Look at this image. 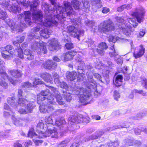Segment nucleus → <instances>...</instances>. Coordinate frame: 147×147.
<instances>
[{"instance_id":"f257e3e1","label":"nucleus","mask_w":147,"mask_h":147,"mask_svg":"<svg viewBox=\"0 0 147 147\" xmlns=\"http://www.w3.org/2000/svg\"><path fill=\"white\" fill-rule=\"evenodd\" d=\"M51 4L53 6V10L51 11L49 8L45 11V20L42 22V17L41 20L38 19H35L33 18V20L38 25L34 28L31 30L32 32H36L41 29L39 33L40 35L45 38H47L49 37V35L52 32V31L47 28H43L44 26L48 27L53 26H57L58 23L56 21L53 19V17H55L59 20H64L66 16L70 15L73 11V9L70 2L64 1V5L65 7L56 5L55 0H50Z\"/></svg>"},{"instance_id":"f03ea898","label":"nucleus","mask_w":147,"mask_h":147,"mask_svg":"<svg viewBox=\"0 0 147 147\" xmlns=\"http://www.w3.org/2000/svg\"><path fill=\"white\" fill-rule=\"evenodd\" d=\"M93 74L91 71H89L86 73L87 79L84 83L86 88L78 89L76 92V94L80 95V102L83 105H86L87 104L91 92H94V93L95 92H98L96 83L93 78Z\"/></svg>"},{"instance_id":"7ed1b4c3","label":"nucleus","mask_w":147,"mask_h":147,"mask_svg":"<svg viewBox=\"0 0 147 147\" xmlns=\"http://www.w3.org/2000/svg\"><path fill=\"white\" fill-rule=\"evenodd\" d=\"M49 88L53 92L52 94H51L49 90L47 89L42 91L40 95L37 96V103L40 104L42 101L47 99L50 103L54 105L56 104V100L59 105H64L65 102L63 101L62 98L57 89L51 86Z\"/></svg>"},{"instance_id":"20e7f679","label":"nucleus","mask_w":147,"mask_h":147,"mask_svg":"<svg viewBox=\"0 0 147 147\" xmlns=\"http://www.w3.org/2000/svg\"><path fill=\"white\" fill-rule=\"evenodd\" d=\"M18 18L20 21V25H17V27L13 25L11 26V28L13 30H18L19 32H22V29L25 26L27 25H30L32 24L31 21V13L29 11H25L24 14H21L18 16Z\"/></svg>"},{"instance_id":"39448f33","label":"nucleus","mask_w":147,"mask_h":147,"mask_svg":"<svg viewBox=\"0 0 147 147\" xmlns=\"http://www.w3.org/2000/svg\"><path fill=\"white\" fill-rule=\"evenodd\" d=\"M90 118L88 117L83 118L82 115L80 116H71L68 118L69 129L73 131L80 128L79 124L84 122L88 123L90 122Z\"/></svg>"},{"instance_id":"423d86ee","label":"nucleus","mask_w":147,"mask_h":147,"mask_svg":"<svg viewBox=\"0 0 147 147\" xmlns=\"http://www.w3.org/2000/svg\"><path fill=\"white\" fill-rule=\"evenodd\" d=\"M115 28L114 24L109 19L104 21L98 26L99 31L104 33L114 30Z\"/></svg>"},{"instance_id":"0eeeda50","label":"nucleus","mask_w":147,"mask_h":147,"mask_svg":"<svg viewBox=\"0 0 147 147\" xmlns=\"http://www.w3.org/2000/svg\"><path fill=\"white\" fill-rule=\"evenodd\" d=\"M28 4L30 6L31 11H32L33 18L35 19H38L40 20H42V15L41 12L37 10V7L38 5L39 1L38 0H33V2L30 4V2Z\"/></svg>"},{"instance_id":"6e6552de","label":"nucleus","mask_w":147,"mask_h":147,"mask_svg":"<svg viewBox=\"0 0 147 147\" xmlns=\"http://www.w3.org/2000/svg\"><path fill=\"white\" fill-rule=\"evenodd\" d=\"M117 22L116 24V27H118L123 34L127 36H130L131 32L130 29L125 26L124 20L123 17H117L116 18Z\"/></svg>"},{"instance_id":"1a4fd4ad","label":"nucleus","mask_w":147,"mask_h":147,"mask_svg":"<svg viewBox=\"0 0 147 147\" xmlns=\"http://www.w3.org/2000/svg\"><path fill=\"white\" fill-rule=\"evenodd\" d=\"M46 46V43L42 41L40 42L39 43L38 41H35L31 44V47L34 50H38V53L46 54L47 53Z\"/></svg>"},{"instance_id":"9d476101","label":"nucleus","mask_w":147,"mask_h":147,"mask_svg":"<svg viewBox=\"0 0 147 147\" xmlns=\"http://www.w3.org/2000/svg\"><path fill=\"white\" fill-rule=\"evenodd\" d=\"M66 75L67 79L70 81L74 80L77 77L78 82L82 81L85 77L84 74L82 73H80L78 74L76 72L74 71L71 72L67 71Z\"/></svg>"},{"instance_id":"9b49d317","label":"nucleus","mask_w":147,"mask_h":147,"mask_svg":"<svg viewBox=\"0 0 147 147\" xmlns=\"http://www.w3.org/2000/svg\"><path fill=\"white\" fill-rule=\"evenodd\" d=\"M72 5L74 9L76 10L80 11L82 9H84L85 8H88L89 7L90 4L88 1H84L81 3L78 0H73L71 1Z\"/></svg>"},{"instance_id":"f8f14e48","label":"nucleus","mask_w":147,"mask_h":147,"mask_svg":"<svg viewBox=\"0 0 147 147\" xmlns=\"http://www.w3.org/2000/svg\"><path fill=\"white\" fill-rule=\"evenodd\" d=\"M36 75H35L34 76L32 77L31 80L33 81L32 84L30 83L29 82H24L21 85L22 87L24 88V90H26L27 88H30L32 86L36 87L37 84H43L44 82L36 78Z\"/></svg>"},{"instance_id":"ddd939ff","label":"nucleus","mask_w":147,"mask_h":147,"mask_svg":"<svg viewBox=\"0 0 147 147\" xmlns=\"http://www.w3.org/2000/svg\"><path fill=\"white\" fill-rule=\"evenodd\" d=\"M66 31L68 33H73L74 37H76L78 39L80 40V37L82 36L84 34L83 30H78L76 27L73 26H69L67 27Z\"/></svg>"},{"instance_id":"4468645a","label":"nucleus","mask_w":147,"mask_h":147,"mask_svg":"<svg viewBox=\"0 0 147 147\" xmlns=\"http://www.w3.org/2000/svg\"><path fill=\"white\" fill-rule=\"evenodd\" d=\"M4 49L1 51L2 56L4 58L8 59L10 57L11 55L13 54V52L12 51L13 47L11 45H7Z\"/></svg>"},{"instance_id":"2eb2a0df","label":"nucleus","mask_w":147,"mask_h":147,"mask_svg":"<svg viewBox=\"0 0 147 147\" xmlns=\"http://www.w3.org/2000/svg\"><path fill=\"white\" fill-rule=\"evenodd\" d=\"M57 103L55 105H54L51 103H50L49 102V100H47V102L46 104L44 105H40L39 106V110L40 112L43 113H45L47 112H49L52 111L54 109V107L53 105H56Z\"/></svg>"},{"instance_id":"dca6fc26","label":"nucleus","mask_w":147,"mask_h":147,"mask_svg":"<svg viewBox=\"0 0 147 147\" xmlns=\"http://www.w3.org/2000/svg\"><path fill=\"white\" fill-rule=\"evenodd\" d=\"M144 13V9L142 7H140L139 9H137L136 11L133 13L132 15L136 18L139 23H140L143 21Z\"/></svg>"},{"instance_id":"f3484780","label":"nucleus","mask_w":147,"mask_h":147,"mask_svg":"<svg viewBox=\"0 0 147 147\" xmlns=\"http://www.w3.org/2000/svg\"><path fill=\"white\" fill-rule=\"evenodd\" d=\"M105 132V130L104 129L100 131H97L93 134L83 139V140L86 142L90 140L97 139L98 137H100Z\"/></svg>"},{"instance_id":"a211bd4d","label":"nucleus","mask_w":147,"mask_h":147,"mask_svg":"<svg viewBox=\"0 0 147 147\" xmlns=\"http://www.w3.org/2000/svg\"><path fill=\"white\" fill-rule=\"evenodd\" d=\"M2 19L3 20L5 21V22L11 27V26L13 25L17 27L15 24L13 25L11 23V20L9 18L7 17V15L6 12L4 10H3L0 8V19Z\"/></svg>"},{"instance_id":"6ab92c4d","label":"nucleus","mask_w":147,"mask_h":147,"mask_svg":"<svg viewBox=\"0 0 147 147\" xmlns=\"http://www.w3.org/2000/svg\"><path fill=\"white\" fill-rule=\"evenodd\" d=\"M49 49L52 51L60 49L61 46L58 42V41L56 39H53L49 41Z\"/></svg>"},{"instance_id":"aec40b11","label":"nucleus","mask_w":147,"mask_h":147,"mask_svg":"<svg viewBox=\"0 0 147 147\" xmlns=\"http://www.w3.org/2000/svg\"><path fill=\"white\" fill-rule=\"evenodd\" d=\"M77 53L76 51H70L64 54L61 57V59L64 61H68L72 59Z\"/></svg>"},{"instance_id":"412c9836","label":"nucleus","mask_w":147,"mask_h":147,"mask_svg":"<svg viewBox=\"0 0 147 147\" xmlns=\"http://www.w3.org/2000/svg\"><path fill=\"white\" fill-rule=\"evenodd\" d=\"M42 66L45 68L51 70L57 67V64L51 60H47L45 63H43Z\"/></svg>"},{"instance_id":"4be33fe9","label":"nucleus","mask_w":147,"mask_h":147,"mask_svg":"<svg viewBox=\"0 0 147 147\" xmlns=\"http://www.w3.org/2000/svg\"><path fill=\"white\" fill-rule=\"evenodd\" d=\"M123 144L124 146L127 147L129 146L133 145L134 144L139 145L140 144L141 142L139 141L135 140L133 139H131L127 138L123 141Z\"/></svg>"},{"instance_id":"5701e85b","label":"nucleus","mask_w":147,"mask_h":147,"mask_svg":"<svg viewBox=\"0 0 147 147\" xmlns=\"http://www.w3.org/2000/svg\"><path fill=\"white\" fill-rule=\"evenodd\" d=\"M7 76L6 78H4L3 77H1V78L0 80V86L5 89L7 88L8 87L7 84L5 81V80L6 79H8L12 84H15L14 80L12 78L9 77L7 75Z\"/></svg>"},{"instance_id":"b1692460","label":"nucleus","mask_w":147,"mask_h":147,"mask_svg":"<svg viewBox=\"0 0 147 147\" xmlns=\"http://www.w3.org/2000/svg\"><path fill=\"white\" fill-rule=\"evenodd\" d=\"M108 48V46L105 42L100 43L98 46V48L96 49L97 53L101 55H103L105 50Z\"/></svg>"},{"instance_id":"393cba45","label":"nucleus","mask_w":147,"mask_h":147,"mask_svg":"<svg viewBox=\"0 0 147 147\" xmlns=\"http://www.w3.org/2000/svg\"><path fill=\"white\" fill-rule=\"evenodd\" d=\"M19 43V42L18 41H15L13 42V44L16 47V51L18 53V57L20 58L23 59V51L20 47Z\"/></svg>"},{"instance_id":"a878e982","label":"nucleus","mask_w":147,"mask_h":147,"mask_svg":"<svg viewBox=\"0 0 147 147\" xmlns=\"http://www.w3.org/2000/svg\"><path fill=\"white\" fill-rule=\"evenodd\" d=\"M129 126L128 123L127 122L125 121L122 124H121L119 125H115L113 126L111 128L108 127L106 129L104 130L105 132L107 131H109L110 130H115L116 129H120L121 128H127Z\"/></svg>"},{"instance_id":"bb28decb","label":"nucleus","mask_w":147,"mask_h":147,"mask_svg":"<svg viewBox=\"0 0 147 147\" xmlns=\"http://www.w3.org/2000/svg\"><path fill=\"white\" fill-rule=\"evenodd\" d=\"M47 133L48 134L45 136L46 137L50 136L51 138H57L58 137L57 129L55 128H54L53 129H48V131H46V134Z\"/></svg>"},{"instance_id":"cd10ccee","label":"nucleus","mask_w":147,"mask_h":147,"mask_svg":"<svg viewBox=\"0 0 147 147\" xmlns=\"http://www.w3.org/2000/svg\"><path fill=\"white\" fill-rule=\"evenodd\" d=\"M9 73L15 78H18L21 77L22 75L21 71L18 70H9Z\"/></svg>"},{"instance_id":"c85d7f7f","label":"nucleus","mask_w":147,"mask_h":147,"mask_svg":"<svg viewBox=\"0 0 147 147\" xmlns=\"http://www.w3.org/2000/svg\"><path fill=\"white\" fill-rule=\"evenodd\" d=\"M13 123L17 126L22 125L23 119L22 118L16 119L15 116L13 115L11 117Z\"/></svg>"},{"instance_id":"c756f323","label":"nucleus","mask_w":147,"mask_h":147,"mask_svg":"<svg viewBox=\"0 0 147 147\" xmlns=\"http://www.w3.org/2000/svg\"><path fill=\"white\" fill-rule=\"evenodd\" d=\"M15 99L14 97H9L7 99V101L9 105L16 109L18 105L15 102Z\"/></svg>"},{"instance_id":"7c9ffc66","label":"nucleus","mask_w":147,"mask_h":147,"mask_svg":"<svg viewBox=\"0 0 147 147\" xmlns=\"http://www.w3.org/2000/svg\"><path fill=\"white\" fill-rule=\"evenodd\" d=\"M40 76L46 82H51V75L48 74L46 72L41 73L40 74Z\"/></svg>"},{"instance_id":"2f4dec72","label":"nucleus","mask_w":147,"mask_h":147,"mask_svg":"<svg viewBox=\"0 0 147 147\" xmlns=\"http://www.w3.org/2000/svg\"><path fill=\"white\" fill-rule=\"evenodd\" d=\"M28 137L34 139L42 138V136L38 135L34 132V129L33 128H31L30 129L28 134Z\"/></svg>"},{"instance_id":"473e14b6","label":"nucleus","mask_w":147,"mask_h":147,"mask_svg":"<svg viewBox=\"0 0 147 147\" xmlns=\"http://www.w3.org/2000/svg\"><path fill=\"white\" fill-rule=\"evenodd\" d=\"M24 53L27 56V59L28 60H31L34 58V54L32 51L29 49H26L24 51Z\"/></svg>"},{"instance_id":"72a5a7b5","label":"nucleus","mask_w":147,"mask_h":147,"mask_svg":"<svg viewBox=\"0 0 147 147\" xmlns=\"http://www.w3.org/2000/svg\"><path fill=\"white\" fill-rule=\"evenodd\" d=\"M91 4L96 9L100 8L102 6L101 0H92Z\"/></svg>"},{"instance_id":"f704fd0d","label":"nucleus","mask_w":147,"mask_h":147,"mask_svg":"<svg viewBox=\"0 0 147 147\" xmlns=\"http://www.w3.org/2000/svg\"><path fill=\"white\" fill-rule=\"evenodd\" d=\"M139 52L136 53H134V55L136 58H138L142 56L144 54L145 51V48L142 45L140 46Z\"/></svg>"},{"instance_id":"c9c22d12","label":"nucleus","mask_w":147,"mask_h":147,"mask_svg":"<svg viewBox=\"0 0 147 147\" xmlns=\"http://www.w3.org/2000/svg\"><path fill=\"white\" fill-rule=\"evenodd\" d=\"M119 142L116 141L113 142L108 143L106 145H101L99 147H117L119 145Z\"/></svg>"},{"instance_id":"e433bc0d","label":"nucleus","mask_w":147,"mask_h":147,"mask_svg":"<svg viewBox=\"0 0 147 147\" xmlns=\"http://www.w3.org/2000/svg\"><path fill=\"white\" fill-rule=\"evenodd\" d=\"M9 10L10 11L16 13L19 12L21 10V8L19 6L16 4L12 5L9 7Z\"/></svg>"},{"instance_id":"4c0bfd02","label":"nucleus","mask_w":147,"mask_h":147,"mask_svg":"<svg viewBox=\"0 0 147 147\" xmlns=\"http://www.w3.org/2000/svg\"><path fill=\"white\" fill-rule=\"evenodd\" d=\"M123 76L122 75H117L115 78V82L117 86H119L122 84Z\"/></svg>"},{"instance_id":"58836bf2","label":"nucleus","mask_w":147,"mask_h":147,"mask_svg":"<svg viewBox=\"0 0 147 147\" xmlns=\"http://www.w3.org/2000/svg\"><path fill=\"white\" fill-rule=\"evenodd\" d=\"M85 23L87 26L91 27L93 29H94V30L93 31L95 32V30L96 28L97 27L95 26V23L94 22L88 20L85 21Z\"/></svg>"},{"instance_id":"ea45409f","label":"nucleus","mask_w":147,"mask_h":147,"mask_svg":"<svg viewBox=\"0 0 147 147\" xmlns=\"http://www.w3.org/2000/svg\"><path fill=\"white\" fill-rule=\"evenodd\" d=\"M3 63V61L0 59V74L1 77H3L4 78H7V74L3 69H1V65Z\"/></svg>"},{"instance_id":"a19ab883","label":"nucleus","mask_w":147,"mask_h":147,"mask_svg":"<svg viewBox=\"0 0 147 147\" xmlns=\"http://www.w3.org/2000/svg\"><path fill=\"white\" fill-rule=\"evenodd\" d=\"M63 94L67 102H70L71 100L72 97L71 96L70 94L67 92L66 91L64 90H63Z\"/></svg>"},{"instance_id":"79ce46f5","label":"nucleus","mask_w":147,"mask_h":147,"mask_svg":"<svg viewBox=\"0 0 147 147\" xmlns=\"http://www.w3.org/2000/svg\"><path fill=\"white\" fill-rule=\"evenodd\" d=\"M35 107V105L33 103L27 104V106L26 107L27 113H31L33 111V109Z\"/></svg>"},{"instance_id":"37998d69","label":"nucleus","mask_w":147,"mask_h":147,"mask_svg":"<svg viewBox=\"0 0 147 147\" xmlns=\"http://www.w3.org/2000/svg\"><path fill=\"white\" fill-rule=\"evenodd\" d=\"M86 42L88 44V47H90L92 49H94L95 45L94 43V42L91 39L88 38L86 41Z\"/></svg>"},{"instance_id":"c03bdc74","label":"nucleus","mask_w":147,"mask_h":147,"mask_svg":"<svg viewBox=\"0 0 147 147\" xmlns=\"http://www.w3.org/2000/svg\"><path fill=\"white\" fill-rule=\"evenodd\" d=\"M147 115V112H141L139 113L134 118L135 119L139 120Z\"/></svg>"},{"instance_id":"a18cd8bd","label":"nucleus","mask_w":147,"mask_h":147,"mask_svg":"<svg viewBox=\"0 0 147 147\" xmlns=\"http://www.w3.org/2000/svg\"><path fill=\"white\" fill-rule=\"evenodd\" d=\"M65 121L63 117H61L57 119L55 121L56 125L59 126L62 124H64L65 123Z\"/></svg>"},{"instance_id":"49530a36","label":"nucleus","mask_w":147,"mask_h":147,"mask_svg":"<svg viewBox=\"0 0 147 147\" xmlns=\"http://www.w3.org/2000/svg\"><path fill=\"white\" fill-rule=\"evenodd\" d=\"M45 123L47 124H53V120L52 116L51 115L47 116L45 117Z\"/></svg>"},{"instance_id":"de8ad7c7","label":"nucleus","mask_w":147,"mask_h":147,"mask_svg":"<svg viewBox=\"0 0 147 147\" xmlns=\"http://www.w3.org/2000/svg\"><path fill=\"white\" fill-rule=\"evenodd\" d=\"M27 102V100L25 98H19L18 101V104L22 106H24Z\"/></svg>"},{"instance_id":"09e8293b","label":"nucleus","mask_w":147,"mask_h":147,"mask_svg":"<svg viewBox=\"0 0 147 147\" xmlns=\"http://www.w3.org/2000/svg\"><path fill=\"white\" fill-rule=\"evenodd\" d=\"M111 49L113 51L110 52L109 53V55L111 57H114L115 58V57H117L118 56V54L116 52L115 50L114 45H113Z\"/></svg>"},{"instance_id":"8fccbe9b","label":"nucleus","mask_w":147,"mask_h":147,"mask_svg":"<svg viewBox=\"0 0 147 147\" xmlns=\"http://www.w3.org/2000/svg\"><path fill=\"white\" fill-rule=\"evenodd\" d=\"M119 38L117 36H110L108 39V40L110 42H112L113 43H115L117 40H118Z\"/></svg>"},{"instance_id":"3c124183","label":"nucleus","mask_w":147,"mask_h":147,"mask_svg":"<svg viewBox=\"0 0 147 147\" xmlns=\"http://www.w3.org/2000/svg\"><path fill=\"white\" fill-rule=\"evenodd\" d=\"M69 142V141L66 140L63 141L58 144L56 147H66L67 144Z\"/></svg>"},{"instance_id":"603ef678","label":"nucleus","mask_w":147,"mask_h":147,"mask_svg":"<svg viewBox=\"0 0 147 147\" xmlns=\"http://www.w3.org/2000/svg\"><path fill=\"white\" fill-rule=\"evenodd\" d=\"M71 22L74 25L77 26H78L81 24L80 20L78 19H73L71 20Z\"/></svg>"},{"instance_id":"864d4df0","label":"nucleus","mask_w":147,"mask_h":147,"mask_svg":"<svg viewBox=\"0 0 147 147\" xmlns=\"http://www.w3.org/2000/svg\"><path fill=\"white\" fill-rule=\"evenodd\" d=\"M113 96L114 99L117 101H118V99L120 97V95L117 90H115L114 92Z\"/></svg>"},{"instance_id":"5fc2aeb1","label":"nucleus","mask_w":147,"mask_h":147,"mask_svg":"<svg viewBox=\"0 0 147 147\" xmlns=\"http://www.w3.org/2000/svg\"><path fill=\"white\" fill-rule=\"evenodd\" d=\"M62 88L65 89L66 90L68 89V86L67 83L64 82H61L59 86Z\"/></svg>"},{"instance_id":"6e6d98bb","label":"nucleus","mask_w":147,"mask_h":147,"mask_svg":"<svg viewBox=\"0 0 147 147\" xmlns=\"http://www.w3.org/2000/svg\"><path fill=\"white\" fill-rule=\"evenodd\" d=\"M65 111L66 110L64 109H60L56 111L55 112V113L56 115H58L60 114L63 113H65Z\"/></svg>"},{"instance_id":"4d7b16f0","label":"nucleus","mask_w":147,"mask_h":147,"mask_svg":"<svg viewBox=\"0 0 147 147\" xmlns=\"http://www.w3.org/2000/svg\"><path fill=\"white\" fill-rule=\"evenodd\" d=\"M44 124L42 121H39L37 125V128L38 130V129H44Z\"/></svg>"},{"instance_id":"13d9d810","label":"nucleus","mask_w":147,"mask_h":147,"mask_svg":"<svg viewBox=\"0 0 147 147\" xmlns=\"http://www.w3.org/2000/svg\"><path fill=\"white\" fill-rule=\"evenodd\" d=\"M115 59L116 62L118 64H121L122 63V59L119 56H118L117 57H115Z\"/></svg>"},{"instance_id":"bf43d9fd","label":"nucleus","mask_w":147,"mask_h":147,"mask_svg":"<svg viewBox=\"0 0 147 147\" xmlns=\"http://www.w3.org/2000/svg\"><path fill=\"white\" fill-rule=\"evenodd\" d=\"M65 47L67 49H70L73 48V45L71 42L68 43L65 45Z\"/></svg>"},{"instance_id":"052dcab7","label":"nucleus","mask_w":147,"mask_h":147,"mask_svg":"<svg viewBox=\"0 0 147 147\" xmlns=\"http://www.w3.org/2000/svg\"><path fill=\"white\" fill-rule=\"evenodd\" d=\"M14 62L16 63L17 66H19L22 64L21 61L18 58H16L14 61Z\"/></svg>"},{"instance_id":"680f3d73","label":"nucleus","mask_w":147,"mask_h":147,"mask_svg":"<svg viewBox=\"0 0 147 147\" xmlns=\"http://www.w3.org/2000/svg\"><path fill=\"white\" fill-rule=\"evenodd\" d=\"M95 78L98 80L100 81L101 82H103L102 81L101 79V76L98 74V73H95L93 74Z\"/></svg>"},{"instance_id":"e2e57ef3","label":"nucleus","mask_w":147,"mask_h":147,"mask_svg":"<svg viewBox=\"0 0 147 147\" xmlns=\"http://www.w3.org/2000/svg\"><path fill=\"white\" fill-rule=\"evenodd\" d=\"M18 111V112L21 114H25L28 113L26 110H25L22 108H20Z\"/></svg>"},{"instance_id":"0e129e2a","label":"nucleus","mask_w":147,"mask_h":147,"mask_svg":"<svg viewBox=\"0 0 147 147\" xmlns=\"http://www.w3.org/2000/svg\"><path fill=\"white\" fill-rule=\"evenodd\" d=\"M100 10L102 13H107L110 11V9L108 8L103 7Z\"/></svg>"},{"instance_id":"69168bd1","label":"nucleus","mask_w":147,"mask_h":147,"mask_svg":"<svg viewBox=\"0 0 147 147\" xmlns=\"http://www.w3.org/2000/svg\"><path fill=\"white\" fill-rule=\"evenodd\" d=\"M107 74L105 75V81L107 84L109 83V70L106 71Z\"/></svg>"},{"instance_id":"338daca9","label":"nucleus","mask_w":147,"mask_h":147,"mask_svg":"<svg viewBox=\"0 0 147 147\" xmlns=\"http://www.w3.org/2000/svg\"><path fill=\"white\" fill-rule=\"evenodd\" d=\"M94 63L96 66H98L100 65H102V64L99 59L97 58L94 61Z\"/></svg>"},{"instance_id":"774afa93","label":"nucleus","mask_w":147,"mask_h":147,"mask_svg":"<svg viewBox=\"0 0 147 147\" xmlns=\"http://www.w3.org/2000/svg\"><path fill=\"white\" fill-rule=\"evenodd\" d=\"M142 83L143 87L147 89V79L146 78L143 79Z\"/></svg>"}]
</instances>
